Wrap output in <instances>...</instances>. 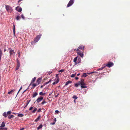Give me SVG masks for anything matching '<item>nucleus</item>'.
I'll use <instances>...</instances> for the list:
<instances>
[{
  "label": "nucleus",
  "instance_id": "26",
  "mask_svg": "<svg viewBox=\"0 0 130 130\" xmlns=\"http://www.w3.org/2000/svg\"><path fill=\"white\" fill-rule=\"evenodd\" d=\"M24 116L22 114L19 113L18 114V116L20 117H22Z\"/></svg>",
  "mask_w": 130,
  "mask_h": 130
},
{
  "label": "nucleus",
  "instance_id": "39",
  "mask_svg": "<svg viewBox=\"0 0 130 130\" xmlns=\"http://www.w3.org/2000/svg\"><path fill=\"white\" fill-rule=\"evenodd\" d=\"M58 75H59L58 74H56V78L57 79H59Z\"/></svg>",
  "mask_w": 130,
  "mask_h": 130
},
{
  "label": "nucleus",
  "instance_id": "1",
  "mask_svg": "<svg viewBox=\"0 0 130 130\" xmlns=\"http://www.w3.org/2000/svg\"><path fill=\"white\" fill-rule=\"evenodd\" d=\"M84 79H81V80L79 82L80 85H81V87L82 88H87V87L85 86L86 84L84 82Z\"/></svg>",
  "mask_w": 130,
  "mask_h": 130
},
{
  "label": "nucleus",
  "instance_id": "32",
  "mask_svg": "<svg viewBox=\"0 0 130 130\" xmlns=\"http://www.w3.org/2000/svg\"><path fill=\"white\" fill-rule=\"evenodd\" d=\"M39 94L40 95H43L45 94V93H43L42 92H41L39 93Z\"/></svg>",
  "mask_w": 130,
  "mask_h": 130
},
{
  "label": "nucleus",
  "instance_id": "36",
  "mask_svg": "<svg viewBox=\"0 0 130 130\" xmlns=\"http://www.w3.org/2000/svg\"><path fill=\"white\" fill-rule=\"evenodd\" d=\"M2 50L1 49H0V60L1 59V57L2 56Z\"/></svg>",
  "mask_w": 130,
  "mask_h": 130
},
{
  "label": "nucleus",
  "instance_id": "9",
  "mask_svg": "<svg viewBox=\"0 0 130 130\" xmlns=\"http://www.w3.org/2000/svg\"><path fill=\"white\" fill-rule=\"evenodd\" d=\"M42 80V78H38L37 80L36 83L38 85L40 84Z\"/></svg>",
  "mask_w": 130,
  "mask_h": 130
},
{
  "label": "nucleus",
  "instance_id": "29",
  "mask_svg": "<svg viewBox=\"0 0 130 130\" xmlns=\"http://www.w3.org/2000/svg\"><path fill=\"white\" fill-rule=\"evenodd\" d=\"M78 57L77 56L75 57L73 61L74 62H76L77 60Z\"/></svg>",
  "mask_w": 130,
  "mask_h": 130
},
{
  "label": "nucleus",
  "instance_id": "46",
  "mask_svg": "<svg viewBox=\"0 0 130 130\" xmlns=\"http://www.w3.org/2000/svg\"><path fill=\"white\" fill-rule=\"evenodd\" d=\"M55 122H53L51 123V124L52 125H53L55 124Z\"/></svg>",
  "mask_w": 130,
  "mask_h": 130
},
{
  "label": "nucleus",
  "instance_id": "20",
  "mask_svg": "<svg viewBox=\"0 0 130 130\" xmlns=\"http://www.w3.org/2000/svg\"><path fill=\"white\" fill-rule=\"evenodd\" d=\"M38 95V93L37 92H35L33 93V94L32 97L33 98H35Z\"/></svg>",
  "mask_w": 130,
  "mask_h": 130
},
{
  "label": "nucleus",
  "instance_id": "21",
  "mask_svg": "<svg viewBox=\"0 0 130 130\" xmlns=\"http://www.w3.org/2000/svg\"><path fill=\"white\" fill-rule=\"evenodd\" d=\"M14 117V116L13 115H9L8 117V118L9 119H10L12 118H13Z\"/></svg>",
  "mask_w": 130,
  "mask_h": 130
},
{
  "label": "nucleus",
  "instance_id": "51",
  "mask_svg": "<svg viewBox=\"0 0 130 130\" xmlns=\"http://www.w3.org/2000/svg\"><path fill=\"white\" fill-rule=\"evenodd\" d=\"M54 122H56V118H55L54 119Z\"/></svg>",
  "mask_w": 130,
  "mask_h": 130
},
{
  "label": "nucleus",
  "instance_id": "27",
  "mask_svg": "<svg viewBox=\"0 0 130 130\" xmlns=\"http://www.w3.org/2000/svg\"><path fill=\"white\" fill-rule=\"evenodd\" d=\"M37 109L36 108H34V110L32 112L33 113H34L37 110Z\"/></svg>",
  "mask_w": 130,
  "mask_h": 130
},
{
  "label": "nucleus",
  "instance_id": "15",
  "mask_svg": "<svg viewBox=\"0 0 130 130\" xmlns=\"http://www.w3.org/2000/svg\"><path fill=\"white\" fill-rule=\"evenodd\" d=\"M32 87V88H35L36 87L37 85H38V84H37V83H33L32 84H31Z\"/></svg>",
  "mask_w": 130,
  "mask_h": 130
},
{
  "label": "nucleus",
  "instance_id": "50",
  "mask_svg": "<svg viewBox=\"0 0 130 130\" xmlns=\"http://www.w3.org/2000/svg\"><path fill=\"white\" fill-rule=\"evenodd\" d=\"M24 129V128H21V129H20L19 130H23Z\"/></svg>",
  "mask_w": 130,
  "mask_h": 130
},
{
  "label": "nucleus",
  "instance_id": "53",
  "mask_svg": "<svg viewBox=\"0 0 130 130\" xmlns=\"http://www.w3.org/2000/svg\"><path fill=\"white\" fill-rule=\"evenodd\" d=\"M80 61L79 62H78V63H80ZM75 65H76V64L77 63V62H75Z\"/></svg>",
  "mask_w": 130,
  "mask_h": 130
},
{
  "label": "nucleus",
  "instance_id": "41",
  "mask_svg": "<svg viewBox=\"0 0 130 130\" xmlns=\"http://www.w3.org/2000/svg\"><path fill=\"white\" fill-rule=\"evenodd\" d=\"M75 75H76V74H73L71 76V77H74L75 76Z\"/></svg>",
  "mask_w": 130,
  "mask_h": 130
},
{
  "label": "nucleus",
  "instance_id": "22",
  "mask_svg": "<svg viewBox=\"0 0 130 130\" xmlns=\"http://www.w3.org/2000/svg\"><path fill=\"white\" fill-rule=\"evenodd\" d=\"M3 116H4L5 117H7L8 116L7 113H6V112H4L3 114Z\"/></svg>",
  "mask_w": 130,
  "mask_h": 130
},
{
  "label": "nucleus",
  "instance_id": "33",
  "mask_svg": "<svg viewBox=\"0 0 130 130\" xmlns=\"http://www.w3.org/2000/svg\"><path fill=\"white\" fill-rule=\"evenodd\" d=\"M87 75L86 74V73H84L82 76V77H86L87 76Z\"/></svg>",
  "mask_w": 130,
  "mask_h": 130
},
{
  "label": "nucleus",
  "instance_id": "59",
  "mask_svg": "<svg viewBox=\"0 0 130 130\" xmlns=\"http://www.w3.org/2000/svg\"><path fill=\"white\" fill-rule=\"evenodd\" d=\"M6 51V49H5V48L4 49V52H5V51Z\"/></svg>",
  "mask_w": 130,
  "mask_h": 130
},
{
  "label": "nucleus",
  "instance_id": "25",
  "mask_svg": "<svg viewBox=\"0 0 130 130\" xmlns=\"http://www.w3.org/2000/svg\"><path fill=\"white\" fill-rule=\"evenodd\" d=\"M13 34L14 35H15V26L14 25V24L13 25Z\"/></svg>",
  "mask_w": 130,
  "mask_h": 130
},
{
  "label": "nucleus",
  "instance_id": "37",
  "mask_svg": "<svg viewBox=\"0 0 130 130\" xmlns=\"http://www.w3.org/2000/svg\"><path fill=\"white\" fill-rule=\"evenodd\" d=\"M73 99H75V100L77 99V97L76 96L74 95H73Z\"/></svg>",
  "mask_w": 130,
  "mask_h": 130
},
{
  "label": "nucleus",
  "instance_id": "23",
  "mask_svg": "<svg viewBox=\"0 0 130 130\" xmlns=\"http://www.w3.org/2000/svg\"><path fill=\"white\" fill-rule=\"evenodd\" d=\"M43 127V125L42 124H40V125L37 127V129L39 130V129Z\"/></svg>",
  "mask_w": 130,
  "mask_h": 130
},
{
  "label": "nucleus",
  "instance_id": "14",
  "mask_svg": "<svg viewBox=\"0 0 130 130\" xmlns=\"http://www.w3.org/2000/svg\"><path fill=\"white\" fill-rule=\"evenodd\" d=\"M59 79H55V81L54 82L53 84L52 85H54L55 84H57L59 82Z\"/></svg>",
  "mask_w": 130,
  "mask_h": 130
},
{
  "label": "nucleus",
  "instance_id": "31",
  "mask_svg": "<svg viewBox=\"0 0 130 130\" xmlns=\"http://www.w3.org/2000/svg\"><path fill=\"white\" fill-rule=\"evenodd\" d=\"M105 67V66H104L103 67H101V68H99V69H98V70L99 71V70H103V68H104V67Z\"/></svg>",
  "mask_w": 130,
  "mask_h": 130
},
{
  "label": "nucleus",
  "instance_id": "17",
  "mask_svg": "<svg viewBox=\"0 0 130 130\" xmlns=\"http://www.w3.org/2000/svg\"><path fill=\"white\" fill-rule=\"evenodd\" d=\"M72 83V82L70 80H69L66 83L65 85L67 86L69 84L71 83Z\"/></svg>",
  "mask_w": 130,
  "mask_h": 130
},
{
  "label": "nucleus",
  "instance_id": "47",
  "mask_svg": "<svg viewBox=\"0 0 130 130\" xmlns=\"http://www.w3.org/2000/svg\"><path fill=\"white\" fill-rule=\"evenodd\" d=\"M55 112L56 113H59V111L58 110H56Z\"/></svg>",
  "mask_w": 130,
  "mask_h": 130
},
{
  "label": "nucleus",
  "instance_id": "63",
  "mask_svg": "<svg viewBox=\"0 0 130 130\" xmlns=\"http://www.w3.org/2000/svg\"><path fill=\"white\" fill-rule=\"evenodd\" d=\"M52 73V72H50V74H51V73Z\"/></svg>",
  "mask_w": 130,
  "mask_h": 130
},
{
  "label": "nucleus",
  "instance_id": "19",
  "mask_svg": "<svg viewBox=\"0 0 130 130\" xmlns=\"http://www.w3.org/2000/svg\"><path fill=\"white\" fill-rule=\"evenodd\" d=\"M42 35L41 34L39 35H38L36 38L38 40H39L41 38Z\"/></svg>",
  "mask_w": 130,
  "mask_h": 130
},
{
  "label": "nucleus",
  "instance_id": "54",
  "mask_svg": "<svg viewBox=\"0 0 130 130\" xmlns=\"http://www.w3.org/2000/svg\"><path fill=\"white\" fill-rule=\"evenodd\" d=\"M53 92H52V93H50L49 94V96H50V95L52 94V93H53Z\"/></svg>",
  "mask_w": 130,
  "mask_h": 130
},
{
  "label": "nucleus",
  "instance_id": "56",
  "mask_svg": "<svg viewBox=\"0 0 130 130\" xmlns=\"http://www.w3.org/2000/svg\"><path fill=\"white\" fill-rule=\"evenodd\" d=\"M46 85V84H45V83L43 85V86H45V85Z\"/></svg>",
  "mask_w": 130,
  "mask_h": 130
},
{
  "label": "nucleus",
  "instance_id": "2",
  "mask_svg": "<svg viewBox=\"0 0 130 130\" xmlns=\"http://www.w3.org/2000/svg\"><path fill=\"white\" fill-rule=\"evenodd\" d=\"M76 51H77V54L81 57H83L84 54L83 52H81L79 49H77Z\"/></svg>",
  "mask_w": 130,
  "mask_h": 130
},
{
  "label": "nucleus",
  "instance_id": "34",
  "mask_svg": "<svg viewBox=\"0 0 130 130\" xmlns=\"http://www.w3.org/2000/svg\"><path fill=\"white\" fill-rule=\"evenodd\" d=\"M80 85V83H76L75 84V86L76 87H77Z\"/></svg>",
  "mask_w": 130,
  "mask_h": 130
},
{
  "label": "nucleus",
  "instance_id": "45",
  "mask_svg": "<svg viewBox=\"0 0 130 130\" xmlns=\"http://www.w3.org/2000/svg\"><path fill=\"white\" fill-rule=\"evenodd\" d=\"M33 108V107L32 106H31L29 109V110H31Z\"/></svg>",
  "mask_w": 130,
  "mask_h": 130
},
{
  "label": "nucleus",
  "instance_id": "4",
  "mask_svg": "<svg viewBox=\"0 0 130 130\" xmlns=\"http://www.w3.org/2000/svg\"><path fill=\"white\" fill-rule=\"evenodd\" d=\"M9 53L10 55L11 56L13 55H14L15 53L14 50H12L11 48H9Z\"/></svg>",
  "mask_w": 130,
  "mask_h": 130
},
{
  "label": "nucleus",
  "instance_id": "48",
  "mask_svg": "<svg viewBox=\"0 0 130 130\" xmlns=\"http://www.w3.org/2000/svg\"><path fill=\"white\" fill-rule=\"evenodd\" d=\"M7 128H3V130H6Z\"/></svg>",
  "mask_w": 130,
  "mask_h": 130
},
{
  "label": "nucleus",
  "instance_id": "16",
  "mask_svg": "<svg viewBox=\"0 0 130 130\" xmlns=\"http://www.w3.org/2000/svg\"><path fill=\"white\" fill-rule=\"evenodd\" d=\"M15 90H16L15 89L12 90L8 92L7 93L8 94H10L12 93L13 92L15 91Z\"/></svg>",
  "mask_w": 130,
  "mask_h": 130
},
{
  "label": "nucleus",
  "instance_id": "57",
  "mask_svg": "<svg viewBox=\"0 0 130 130\" xmlns=\"http://www.w3.org/2000/svg\"><path fill=\"white\" fill-rule=\"evenodd\" d=\"M80 75V73H78L77 75V76H78Z\"/></svg>",
  "mask_w": 130,
  "mask_h": 130
},
{
  "label": "nucleus",
  "instance_id": "61",
  "mask_svg": "<svg viewBox=\"0 0 130 130\" xmlns=\"http://www.w3.org/2000/svg\"><path fill=\"white\" fill-rule=\"evenodd\" d=\"M13 114H15V113H14V112H13V113H12Z\"/></svg>",
  "mask_w": 130,
  "mask_h": 130
},
{
  "label": "nucleus",
  "instance_id": "52",
  "mask_svg": "<svg viewBox=\"0 0 130 130\" xmlns=\"http://www.w3.org/2000/svg\"><path fill=\"white\" fill-rule=\"evenodd\" d=\"M75 79H76V80H77L78 79V78L77 77H76L75 78Z\"/></svg>",
  "mask_w": 130,
  "mask_h": 130
},
{
  "label": "nucleus",
  "instance_id": "55",
  "mask_svg": "<svg viewBox=\"0 0 130 130\" xmlns=\"http://www.w3.org/2000/svg\"><path fill=\"white\" fill-rule=\"evenodd\" d=\"M93 73H94V72H91V73H87V74H91Z\"/></svg>",
  "mask_w": 130,
  "mask_h": 130
},
{
  "label": "nucleus",
  "instance_id": "44",
  "mask_svg": "<svg viewBox=\"0 0 130 130\" xmlns=\"http://www.w3.org/2000/svg\"><path fill=\"white\" fill-rule=\"evenodd\" d=\"M22 87H21L20 88V89L19 90V91L18 92V93H17V94H18V93L19 92H20V90H21L22 89Z\"/></svg>",
  "mask_w": 130,
  "mask_h": 130
},
{
  "label": "nucleus",
  "instance_id": "7",
  "mask_svg": "<svg viewBox=\"0 0 130 130\" xmlns=\"http://www.w3.org/2000/svg\"><path fill=\"white\" fill-rule=\"evenodd\" d=\"M113 65V63L112 62H108L107 64H106V65L105 66H107L109 68H110Z\"/></svg>",
  "mask_w": 130,
  "mask_h": 130
},
{
  "label": "nucleus",
  "instance_id": "35",
  "mask_svg": "<svg viewBox=\"0 0 130 130\" xmlns=\"http://www.w3.org/2000/svg\"><path fill=\"white\" fill-rule=\"evenodd\" d=\"M51 80L50 79L48 82L45 83V84H46V85L48 84L49 83H51Z\"/></svg>",
  "mask_w": 130,
  "mask_h": 130
},
{
  "label": "nucleus",
  "instance_id": "40",
  "mask_svg": "<svg viewBox=\"0 0 130 130\" xmlns=\"http://www.w3.org/2000/svg\"><path fill=\"white\" fill-rule=\"evenodd\" d=\"M64 71V69H61L59 71H58V72H62Z\"/></svg>",
  "mask_w": 130,
  "mask_h": 130
},
{
  "label": "nucleus",
  "instance_id": "11",
  "mask_svg": "<svg viewBox=\"0 0 130 130\" xmlns=\"http://www.w3.org/2000/svg\"><path fill=\"white\" fill-rule=\"evenodd\" d=\"M43 99V97H40L38 98L36 100V101L38 103H39Z\"/></svg>",
  "mask_w": 130,
  "mask_h": 130
},
{
  "label": "nucleus",
  "instance_id": "42",
  "mask_svg": "<svg viewBox=\"0 0 130 130\" xmlns=\"http://www.w3.org/2000/svg\"><path fill=\"white\" fill-rule=\"evenodd\" d=\"M21 17L23 19H25V17H24V15H23V14H22L21 15Z\"/></svg>",
  "mask_w": 130,
  "mask_h": 130
},
{
  "label": "nucleus",
  "instance_id": "28",
  "mask_svg": "<svg viewBox=\"0 0 130 130\" xmlns=\"http://www.w3.org/2000/svg\"><path fill=\"white\" fill-rule=\"evenodd\" d=\"M15 18L17 20H18L20 19V17L19 15H18Z\"/></svg>",
  "mask_w": 130,
  "mask_h": 130
},
{
  "label": "nucleus",
  "instance_id": "18",
  "mask_svg": "<svg viewBox=\"0 0 130 130\" xmlns=\"http://www.w3.org/2000/svg\"><path fill=\"white\" fill-rule=\"evenodd\" d=\"M40 115H39L38 117L35 120V121L36 122L40 120Z\"/></svg>",
  "mask_w": 130,
  "mask_h": 130
},
{
  "label": "nucleus",
  "instance_id": "49",
  "mask_svg": "<svg viewBox=\"0 0 130 130\" xmlns=\"http://www.w3.org/2000/svg\"><path fill=\"white\" fill-rule=\"evenodd\" d=\"M59 94V93H58V94H57V95H55V98H56V97H58V95Z\"/></svg>",
  "mask_w": 130,
  "mask_h": 130
},
{
  "label": "nucleus",
  "instance_id": "6",
  "mask_svg": "<svg viewBox=\"0 0 130 130\" xmlns=\"http://www.w3.org/2000/svg\"><path fill=\"white\" fill-rule=\"evenodd\" d=\"M17 66L15 70H18L20 66V63L19 60L17 59Z\"/></svg>",
  "mask_w": 130,
  "mask_h": 130
},
{
  "label": "nucleus",
  "instance_id": "12",
  "mask_svg": "<svg viewBox=\"0 0 130 130\" xmlns=\"http://www.w3.org/2000/svg\"><path fill=\"white\" fill-rule=\"evenodd\" d=\"M85 47V46H83V45H80L78 47V48L81 50H82L83 51L84 50V48Z\"/></svg>",
  "mask_w": 130,
  "mask_h": 130
},
{
  "label": "nucleus",
  "instance_id": "64",
  "mask_svg": "<svg viewBox=\"0 0 130 130\" xmlns=\"http://www.w3.org/2000/svg\"><path fill=\"white\" fill-rule=\"evenodd\" d=\"M74 51H76V49H75L74 50Z\"/></svg>",
  "mask_w": 130,
  "mask_h": 130
},
{
  "label": "nucleus",
  "instance_id": "10",
  "mask_svg": "<svg viewBox=\"0 0 130 130\" xmlns=\"http://www.w3.org/2000/svg\"><path fill=\"white\" fill-rule=\"evenodd\" d=\"M16 10L18 11L19 12H21L22 10V9L19 6H17L16 7L15 9Z\"/></svg>",
  "mask_w": 130,
  "mask_h": 130
},
{
  "label": "nucleus",
  "instance_id": "3",
  "mask_svg": "<svg viewBox=\"0 0 130 130\" xmlns=\"http://www.w3.org/2000/svg\"><path fill=\"white\" fill-rule=\"evenodd\" d=\"M6 8L8 12L11 13L13 10L12 7L9 5H6Z\"/></svg>",
  "mask_w": 130,
  "mask_h": 130
},
{
  "label": "nucleus",
  "instance_id": "60",
  "mask_svg": "<svg viewBox=\"0 0 130 130\" xmlns=\"http://www.w3.org/2000/svg\"><path fill=\"white\" fill-rule=\"evenodd\" d=\"M29 102H28V103H27L26 104V106H27V105H28V103H29Z\"/></svg>",
  "mask_w": 130,
  "mask_h": 130
},
{
  "label": "nucleus",
  "instance_id": "38",
  "mask_svg": "<svg viewBox=\"0 0 130 130\" xmlns=\"http://www.w3.org/2000/svg\"><path fill=\"white\" fill-rule=\"evenodd\" d=\"M11 111H8L7 112V115H10L11 114Z\"/></svg>",
  "mask_w": 130,
  "mask_h": 130
},
{
  "label": "nucleus",
  "instance_id": "58",
  "mask_svg": "<svg viewBox=\"0 0 130 130\" xmlns=\"http://www.w3.org/2000/svg\"><path fill=\"white\" fill-rule=\"evenodd\" d=\"M43 87V85H42V86H41L40 88H42Z\"/></svg>",
  "mask_w": 130,
  "mask_h": 130
},
{
  "label": "nucleus",
  "instance_id": "5",
  "mask_svg": "<svg viewBox=\"0 0 130 130\" xmlns=\"http://www.w3.org/2000/svg\"><path fill=\"white\" fill-rule=\"evenodd\" d=\"M74 0H70L67 5V7L71 6L74 3Z\"/></svg>",
  "mask_w": 130,
  "mask_h": 130
},
{
  "label": "nucleus",
  "instance_id": "43",
  "mask_svg": "<svg viewBox=\"0 0 130 130\" xmlns=\"http://www.w3.org/2000/svg\"><path fill=\"white\" fill-rule=\"evenodd\" d=\"M41 108H39L37 112H40L41 111Z\"/></svg>",
  "mask_w": 130,
  "mask_h": 130
},
{
  "label": "nucleus",
  "instance_id": "24",
  "mask_svg": "<svg viewBox=\"0 0 130 130\" xmlns=\"http://www.w3.org/2000/svg\"><path fill=\"white\" fill-rule=\"evenodd\" d=\"M38 40H39L38 39H37V38H35L34 39V43H35L37 42Z\"/></svg>",
  "mask_w": 130,
  "mask_h": 130
},
{
  "label": "nucleus",
  "instance_id": "30",
  "mask_svg": "<svg viewBox=\"0 0 130 130\" xmlns=\"http://www.w3.org/2000/svg\"><path fill=\"white\" fill-rule=\"evenodd\" d=\"M46 103V102L45 100H43V101L41 103V104L42 105H44L45 103Z\"/></svg>",
  "mask_w": 130,
  "mask_h": 130
},
{
  "label": "nucleus",
  "instance_id": "62",
  "mask_svg": "<svg viewBox=\"0 0 130 130\" xmlns=\"http://www.w3.org/2000/svg\"><path fill=\"white\" fill-rule=\"evenodd\" d=\"M26 90H25L24 91V92H25L26 91Z\"/></svg>",
  "mask_w": 130,
  "mask_h": 130
},
{
  "label": "nucleus",
  "instance_id": "13",
  "mask_svg": "<svg viewBox=\"0 0 130 130\" xmlns=\"http://www.w3.org/2000/svg\"><path fill=\"white\" fill-rule=\"evenodd\" d=\"M36 77H34L31 80V82L29 85V86L31 85L32 83H34L36 79Z\"/></svg>",
  "mask_w": 130,
  "mask_h": 130
},
{
  "label": "nucleus",
  "instance_id": "8",
  "mask_svg": "<svg viewBox=\"0 0 130 130\" xmlns=\"http://www.w3.org/2000/svg\"><path fill=\"white\" fill-rule=\"evenodd\" d=\"M5 126V124L4 122H2V124L0 126V130H2L3 128Z\"/></svg>",
  "mask_w": 130,
  "mask_h": 130
}]
</instances>
